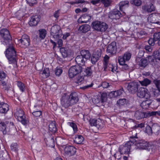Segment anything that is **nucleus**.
I'll list each match as a JSON object with an SVG mask.
<instances>
[{"label": "nucleus", "mask_w": 160, "mask_h": 160, "mask_svg": "<svg viewBox=\"0 0 160 160\" xmlns=\"http://www.w3.org/2000/svg\"><path fill=\"white\" fill-rule=\"evenodd\" d=\"M107 99V94L106 93H102L101 95L99 102L104 103L106 101Z\"/></svg>", "instance_id": "49"}, {"label": "nucleus", "mask_w": 160, "mask_h": 160, "mask_svg": "<svg viewBox=\"0 0 160 160\" xmlns=\"http://www.w3.org/2000/svg\"><path fill=\"white\" fill-rule=\"evenodd\" d=\"M130 140L127 142H129L130 146H131L133 144H135L136 145V143L137 142L138 140H136L135 139H138V137L137 136H132L130 137Z\"/></svg>", "instance_id": "39"}, {"label": "nucleus", "mask_w": 160, "mask_h": 160, "mask_svg": "<svg viewBox=\"0 0 160 160\" xmlns=\"http://www.w3.org/2000/svg\"><path fill=\"white\" fill-rule=\"evenodd\" d=\"M91 28V27L88 24H83L80 26L79 30L83 33H86L89 31Z\"/></svg>", "instance_id": "32"}, {"label": "nucleus", "mask_w": 160, "mask_h": 160, "mask_svg": "<svg viewBox=\"0 0 160 160\" xmlns=\"http://www.w3.org/2000/svg\"><path fill=\"white\" fill-rule=\"evenodd\" d=\"M41 17L39 15H36L32 16L29 22V24L31 26L37 25L40 20Z\"/></svg>", "instance_id": "17"}, {"label": "nucleus", "mask_w": 160, "mask_h": 160, "mask_svg": "<svg viewBox=\"0 0 160 160\" xmlns=\"http://www.w3.org/2000/svg\"><path fill=\"white\" fill-rule=\"evenodd\" d=\"M151 92L152 95L155 97H157L160 95L158 90L156 89H152Z\"/></svg>", "instance_id": "53"}, {"label": "nucleus", "mask_w": 160, "mask_h": 160, "mask_svg": "<svg viewBox=\"0 0 160 160\" xmlns=\"http://www.w3.org/2000/svg\"><path fill=\"white\" fill-rule=\"evenodd\" d=\"M75 62L78 65H84L87 60L84 58L81 55H78L75 58Z\"/></svg>", "instance_id": "28"}, {"label": "nucleus", "mask_w": 160, "mask_h": 160, "mask_svg": "<svg viewBox=\"0 0 160 160\" xmlns=\"http://www.w3.org/2000/svg\"><path fill=\"white\" fill-rule=\"evenodd\" d=\"M153 83L156 85V87L158 88L160 87V80L155 79L153 81Z\"/></svg>", "instance_id": "64"}, {"label": "nucleus", "mask_w": 160, "mask_h": 160, "mask_svg": "<svg viewBox=\"0 0 160 160\" xmlns=\"http://www.w3.org/2000/svg\"><path fill=\"white\" fill-rule=\"evenodd\" d=\"M40 74L43 75L44 78H46L50 75V71L48 68H45L43 71L40 72Z\"/></svg>", "instance_id": "38"}, {"label": "nucleus", "mask_w": 160, "mask_h": 160, "mask_svg": "<svg viewBox=\"0 0 160 160\" xmlns=\"http://www.w3.org/2000/svg\"><path fill=\"white\" fill-rule=\"evenodd\" d=\"M101 55V52L100 50L96 51L93 53L91 58V62L93 64H95L99 59Z\"/></svg>", "instance_id": "18"}, {"label": "nucleus", "mask_w": 160, "mask_h": 160, "mask_svg": "<svg viewBox=\"0 0 160 160\" xmlns=\"http://www.w3.org/2000/svg\"><path fill=\"white\" fill-rule=\"evenodd\" d=\"M131 146L129 142H127L124 145L120 146L119 151L121 154H128L129 153Z\"/></svg>", "instance_id": "12"}, {"label": "nucleus", "mask_w": 160, "mask_h": 160, "mask_svg": "<svg viewBox=\"0 0 160 160\" xmlns=\"http://www.w3.org/2000/svg\"><path fill=\"white\" fill-rule=\"evenodd\" d=\"M138 64L141 69H144L148 64V61L146 59L139 58Z\"/></svg>", "instance_id": "22"}, {"label": "nucleus", "mask_w": 160, "mask_h": 160, "mask_svg": "<svg viewBox=\"0 0 160 160\" xmlns=\"http://www.w3.org/2000/svg\"><path fill=\"white\" fill-rule=\"evenodd\" d=\"M109 59V57L108 55H106L104 58V62H103V64L105 66L104 67V70H105L106 68H107L106 63L108 62V61Z\"/></svg>", "instance_id": "56"}, {"label": "nucleus", "mask_w": 160, "mask_h": 160, "mask_svg": "<svg viewBox=\"0 0 160 160\" xmlns=\"http://www.w3.org/2000/svg\"><path fill=\"white\" fill-rule=\"evenodd\" d=\"M142 8L144 10L148 12H150L155 10L154 6L152 3L142 6Z\"/></svg>", "instance_id": "27"}, {"label": "nucleus", "mask_w": 160, "mask_h": 160, "mask_svg": "<svg viewBox=\"0 0 160 160\" xmlns=\"http://www.w3.org/2000/svg\"><path fill=\"white\" fill-rule=\"evenodd\" d=\"M122 16L121 12L117 9H114L111 10L108 14L109 18L111 19L114 22H116Z\"/></svg>", "instance_id": "6"}, {"label": "nucleus", "mask_w": 160, "mask_h": 160, "mask_svg": "<svg viewBox=\"0 0 160 160\" xmlns=\"http://www.w3.org/2000/svg\"><path fill=\"white\" fill-rule=\"evenodd\" d=\"M137 96L140 98H145L146 99L150 98L151 94L148 91L143 88H141L138 91Z\"/></svg>", "instance_id": "10"}, {"label": "nucleus", "mask_w": 160, "mask_h": 160, "mask_svg": "<svg viewBox=\"0 0 160 160\" xmlns=\"http://www.w3.org/2000/svg\"><path fill=\"white\" fill-rule=\"evenodd\" d=\"M91 26L95 31L101 32H105L108 28V25L106 23L98 20L93 22Z\"/></svg>", "instance_id": "4"}, {"label": "nucleus", "mask_w": 160, "mask_h": 160, "mask_svg": "<svg viewBox=\"0 0 160 160\" xmlns=\"http://www.w3.org/2000/svg\"><path fill=\"white\" fill-rule=\"evenodd\" d=\"M9 105L7 103L2 102L0 103V112L6 113L9 110Z\"/></svg>", "instance_id": "23"}, {"label": "nucleus", "mask_w": 160, "mask_h": 160, "mask_svg": "<svg viewBox=\"0 0 160 160\" xmlns=\"http://www.w3.org/2000/svg\"><path fill=\"white\" fill-rule=\"evenodd\" d=\"M17 144L16 143H12L11 145V149L12 151L17 152L18 150Z\"/></svg>", "instance_id": "54"}, {"label": "nucleus", "mask_w": 160, "mask_h": 160, "mask_svg": "<svg viewBox=\"0 0 160 160\" xmlns=\"http://www.w3.org/2000/svg\"><path fill=\"white\" fill-rule=\"evenodd\" d=\"M152 133L158 135L160 132V127L157 124H153L152 126Z\"/></svg>", "instance_id": "31"}, {"label": "nucleus", "mask_w": 160, "mask_h": 160, "mask_svg": "<svg viewBox=\"0 0 160 160\" xmlns=\"http://www.w3.org/2000/svg\"><path fill=\"white\" fill-rule=\"evenodd\" d=\"M18 120L24 125H27L29 122L26 119V116L25 115L20 118H18Z\"/></svg>", "instance_id": "45"}, {"label": "nucleus", "mask_w": 160, "mask_h": 160, "mask_svg": "<svg viewBox=\"0 0 160 160\" xmlns=\"http://www.w3.org/2000/svg\"><path fill=\"white\" fill-rule=\"evenodd\" d=\"M153 38L155 40H157L160 38V32H158L154 33Z\"/></svg>", "instance_id": "63"}, {"label": "nucleus", "mask_w": 160, "mask_h": 160, "mask_svg": "<svg viewBox=\"0 0 160 160\" xmlns=\"http://www.w3.org/2000/svg\"><path fill=\"white\" fill-rule=\"evenodd\" d=\"M70 126L72 128L74 132L78 130V128L76 124L73 122H69Z\"/></svg>", "instance_id": "60"}, {"label": "nucleus", "mask_w": 160, "mask_h": 160, "mask_svg": "<svg viewBox=\"0 0 160 160\" xmlns=\"http://www.w3.org/2000/svg\"><path fill=\"white\" fill-rule=\"evenodd\" d=\"M131 54L129 52H125L123 56L118 57V59L119 64H124L126 61H128L130 59Z\"/></svg>", "instance_id": "14"}, {"label": "nucleus", "mask_w": 160, "mask_h": 160, "mask_svg": "<svg viewBox=\"0 0 160 160\" xmlns=\"http://www.w3.org/2000/svg\"><path fill=\"white\" fill-rule=\"evenodd\" d=\"M8 48L4 52L5 56L8 60L9 64L15 63L16 62V51L13 46L12 43L10 45H6Z\"/></svg>", "instance_id": "2"}, {"label": "nucleus", "mask_w": 160, "mask_h": 160, "mask_svg": "<svg viewBox=\"0 0 160 160\" xmlns=\"http://www.w3.org/2000/svg\"><path fill=\"white\" fill-rule=\"evenodd\" d=\"M149 19L151 22L157 24L160 23V14L154 13H152L150 16Z\"/></svg>", "instance_id": "19"}, {"label": "nucleus", "mask_w": 160, "mask_h": 160, "mask_svg": "<svg viewBox=\"0 0 160 160\" xmlns=\"http://www.w3.org/2000/svg\"><path fill=\"white\" fill-rule=\"evenodd\" d=\"M146 132L148 135L152 134V127L147 126L146 128Z\"/></svg>", "instance_id": "59"}, {"label": "nucleus", "mask_w": 160, "mask_h": 160, "mask_svg": "<svg viewBox=\"0 0 160 160\" xmlns=\"http://www.w3.org/2000/svg\"><path fill=\"white\" fill-rule=\"evenodd\" d=\"M112 2V0H101V2L104 5L105 8H107L111 6Z\"/></svg>", "instance_id": "48"}, {"label": "nucleus", "mask_w": 160, "mask_h": 160, "mask_svg": "<svg viewBox=\"0 0 160 160\" xmlns=\"http://www.w3.org/2000/svg\"><path fill=\"white\" fill-rule=\"evenodd\" d=\"M15 115L17 117L18 119V118H20L24 115V112L22 109H19L16 112Z\"/></svg>", "instance_id": "50"}, {"label": "nucleus", "mask_w": 160, "mask_h": 160, "mask_svg": "<svg viewBox=\"0 0 160 160\" xmlns=\"http://www.w3.org/2000/svg\"><path fill=\"white\" fill-rule=\"evenodd\" d=\"M90 123L91 126H95L98 128H101L102 127V124L101 123L100 124L99 121L96 119H93L90 120Z\"/></svg>", "instance_id": "30"}, {"label": "nucleus", "mask_w": 160, "mask_h": 160, "mask_svg": "<svg viewBox=\"0 0 160 160\" xmlns=\"http://www.w3.org/2000/svg\"><path fill=\"white\" fill-rule=\"evenodd\" d=\"M129 5V2L128 1L120 2L118 4L119 9L121 11L123 12V13H124V12H123V10L126 8L128 7Z\"/></svg>", "instance_id": "24"}, {"label": "nucleus", "mask_w": 160, "mask_h": 160, "mask_svg": "<svg viewBox=\"0 0 160 160\" xmlns=\"http://www.w3.org/2000/svg\"><path fill=\"white\" fill-rule=\"evenodd\" d=\"M151 82V80L149 79L146 78L141 81H140V83L142 86H147L150 84Z\"/></svg>", "instance_id": "43"}, {"label": "nucleus", "mask_w": 160, "mask_h": 160, "mask_svg": "<svg viewBox=\"0 0 160 160\" xmlns=\"http://www.w3.org/2000/svg\"><path fill=\"white\" fill-rule=\"evenodd\" d=\"M138 84L136 82H131L128 83L127 89L131 93H134L138 89Z\"/></svg>", "instance_id": "15"}, {"label": "nucleus", "mask_w": 160, "mask_h": 160, "mask_svg": "<svg viewBox=\"0 0 160 160\" xmlns=\"http://www.w3.org/2000/svg\"><path fill=\"white\" fill-rule=\"evenodd\" d=\"M131 4L137 6H141L142 3L141 0H131L130 1Z\"/></svg>", "instance_id": "52"}, {"label": "nucleus", "mask_w": 160, "mask_h": 160, "mask_svg": "<svg viewBox=\"0 0 160 160\" xmlns=\"http://www.w3.org/2000/svg\"><path fill=\"white\" fill-rule=\"evenodd\" d=\"M62 70L60 67H57L55 71L56 75L58 76H59L62 74Z\"/></svg>", "instance_id": "55"}, {"label": "nucleus", "mask_w": 160, "mask_h": 160, "mask_svg": "<svg viewBox=\"0 0 160 160\" xmlns=\"http://www.w3.org/2000/svg\"><path fill=\"white\" fill-rule=\"evenodd\" d=\"M84 138L82 135H76L74 142L76 144H81L84 141Z\"/></svg>", "instance_id": "33"}, {"label": "nucleus", "mask_w": 160, "mask_h": 160, "mask_svg": "<svg viewBox=\"0 0 160 160\" xmlns=\"http://www.w3.org/2000/svg\"><path fill=\"white\" fill-rule=\"evenodd\" d=\"M50 33L51 36H52L53 38L56 39L61 37L62 34L60 27L56 25L52 27Z\"/></svg>", "instance_id": "7"}, {"label": "nucleus", "mask_w": 160, "mask_h": 160, "mask_svg": "<svg viewBox=\"0 0 160 160\" xmlns=\"http://www.w3.org/2000/svg\"><path fill=\"white\" fill-rule=\"evenodd\" d=\"M0 84L3 89L7 91L10 90L11 86L10 84L6 82L5 81H1Z\"/></svg>", "instance_id": "35"}, {"label": "nucleus", "mask_w": 160, "mask_h": 160, "mask_svg": "<svg viewBox=\"0 0 160 160\" xmlns=\"http://www.w3.org/2000/svg\"><path fill=\"white\" fill-rule=\"evenodd\" d=\"M81 66L77 65L71 67L68 71V75L70 78H73L75 76L80 74L83 72Z\"/></svg>", "instance_id": "5"}, {"label": "nucleus", "mask_w": 160, "mask_h": 160, "mask_svg": "<svg viewBox=\"0 0 160 160\" xmlns=\"http://www.w3.org/2000/svg\"><path fill=\"white\" fill-rule=\"evenodd\" d=\"M149 143L144 140H139L136 143V146L139 149H148L149 147Z\"/></svg>", "instance_id": "11"}, {"label": "nucleus", "mask_w": 160, "mask_h": 160, "mask_svg": "<svg viewBox=\"0 0 160 160\" xmlns=\"http://www.w3.org/2000/svg\"><path fill=\"white\" fill-rule=\"evenodd\" d=\"M74 78V81L75 82L77 83H79L83 81L84 80V77L82 75H81L80 74L75 76L73 77Z\"/></svg>", "instance_id": "34"}, {"label": "nucleus", "mask_w": 160, "mask_h": 160, "mask_svg": "<svg viewBox=\"0 0 160 160\" xmlns=\"http://www.w3.org/2000/svg\"><path fill=\"white\" fill-rule=\"evenodd\" d=\"M81 55L86 60L89 59L91 56V54L89 51L88 50H82L80 52Z\"/></svg>", "instance_id": "29"}, {"label": "nucleus", "mask_w": 160, "mask_h": 160, "mask_svg": "<svg viewBox=\"0 0 160 160\" xmlns=\"http://www.w3.org/2000/svg\"><path fill=\"white\" fill-rule=\"evenodd\" d=\"M147 34L145 31L142 29H140L137 32V36L139 38H142L144 36H146Z\"/></svg>", "instance_id": "36"}, {"label": "nucleus", "mask_w": 160, "mask_h": 160, "mask_svg": "<svg viewBox=\"0 0 160 160\" xmlns=\"http://www.w3.org/2000/svg\"><path fill=\"white\" fill-rule=\"evenodd\" d=\"M64 155L67 157H71L74 155L76 152V148L71 146H67L64 148Z\"/></svg>", "instance_id": "9"}, {"label": "nucleus", "mask_w": 160, "mask_h": 160, "mask_svg": "<svg viewBox=\"0 0 160 160\" xmlns=\"http://www.w3.org/2000/svg\"><path fill=\"white\" fill-rule=\"evenodd\" d=\"M0 35L2 38L1 42L4 45H10L12 43V38L9 31L6 28L0 30Z\"/></svg>", "instance_id": "3"}, {"label": "nucleus", "mask_w": 160, "mask_h": 160, "mask_svg": "<svg viewBox=\"0 0 160 160\" xmlns=\"http://www.w3.org/2000/svg\"><path fill=\"white\" fill-rule=\"evenodd\" d=\"M13 127V122H9L8 121H2L0 123V131L2 132L4 134H6L7 133L6 130L7 125L9 123Z\"/></svg>", "instance_id": "16"}, {"label": "nucleus", "mask_w": 160, "mask_h": 160, "mask_svg": "<svg viewBox=\"0 0 160 160\" xmlns=\"http://www.w3.org/2000/svg\"><path fill=\"white\" fill-rule=\"evenodd\" d=\"M93 84H94L92 82L89 85H87L85 86H83L82 87H80V89L83 90H88V89H89V88H91L93 86Z\"/></svg>", "instance_id": "57"}, {"label": "nucleus", "mask_w": 160, "mask_h": 160, "mask_svg": "<svg viewBox=\"0 0 160 160\" xmlns=\"http://www.w3.org/2000/svg\"><path fill=\"white\" fill-rule=\"evenodd\" d=\"M117 69V67L115 64L110 63L108 66V70L111 71L112 72H114L116 71Z\"/></svg>", "instance_id": "46"}, {"label": "nucleus", "mask_w": 160, "mask_h": 160, "mask_svg": "<svg viewBox=\"0 0 160 160\" xmlns=\"http://www.w3.org/2000/svg\"><path fill=\"white\" fill-rule=\"evenodd\" d=\"M84 73H83L84 74V76H91L92 74V72L90 68L88 67L85 68L84 69Z\"/></svg>", "instance_id": "40"}, {"label": "nucleus", "mask_w": 160, "mask_h": 160, "mask_svg": "<svg viewBox=\"0 0 160 160\" xmlns=\"http://www.w3.org/2000/svg\"><path fill=\"white\" fill-rule=\"evenodd\" d=\"M30 6H32L36 4L37 3V0H26Z\"/></svg>", "instance_id": "58"}, {"label": "nucleus", "mask_w": 160, "mask_h": 160, "mask_svg": "<svg viewBox=\"0 0 160 160\" xmlns=\"http://www.w3.org/2000/svg\"><path fill=\"white\" fill-rule=\"evenodd\" d=\"M19 44H21L20 46L22 48H28L30 45V40L29 36L27 35H24L19 41Z\"/></svg>", "instance_id": "8"}, {"label": "nucleus", "mask_w": 160, "mask_h": 160, "mask_svg": "<svg viewBox=\"0 0 160 160\" xmlns=\"http://www.w3.org/2000/svg\"><path fill=\"white\" fill-rule=\"evenodd\" d=\"M39 32V37L42 39H44L47 34L46 30L44 29H41L38 30Z\"/></svg>", "instance_id": "37"}, {"label": "nucleus", "mask_w": 160, "mask_h": 160, "mask_svg": "<svg viewBox=\"0 0 160 160\" xmlns=\"http://www.w3.org/2000/svg\"><path fill=\"white\" fill-rule=\"evenodd\" d=\"M117 46L116 42H112L109 44L107 47V52L111 55H114L117 52Z\"/></svg>", "instance_id": "13"}, {"label": "nucleus", "mask_w": 160, "mask_h": 160, "mask_svg": "<svg viewBox=\"0 0 160 160\" xmlns=\"http://www.w3.org/2000/svg\"><path fill=\"white\" fill-rule=\"evenodd\" d=\"M78 93L75 92L71 93L69 95L64 93L61 98V104L65 108L76 104L78 101Z\"/></svg>", "instance_id": "1"}, {"label": "nucleus", "mask_w": 160, "mask_h": 160, "mask_svg": "<svg viewBox=\"0 0 160 160\" xmlns=\"http://www.w3.org/2000/svg\"><path fill=\"white\" fill-rule=\"evenodd\" d=\"M47 144L50 147H54L55 146V142L53 138H48L47 142Z\"/></svg>", "instance_id": "42"}, {"label": "nucleus", "mask_w": 160, "mask_h": 160, "mask_svg": "<svg viewBox=\"0 0 160 160\" xmlns=\"http://www.w3.org/2000/svg\"><path fill=\"white\" fill-rule=\"evenodd\" d=\"M60 51L64 58H65L68 57V54L67 48H66L64 47L60 48Z\"/></svg>", "instance_id": "41"}, {"label": "nucleus", "mask_w": 160, "mask_h": 160, "mask_svg": "<svg viewBox=\"0 0 160 160\" xmlns=\"http://www.w3.org/2000/svg\"><path fill=\"white\" fill-rule=\"evenodd\" d=\"M128 100L125 98L120 99L118 100L117 102V104L120 106L125 105L127 104Z\"/></svg>", "instance_id": "51"}, {"label": "nucleus", "mask_w": 160, "mask_h": 160, "mask_svg": "<svg viewBox=\"0 0 160 160\" xmlns=\"http://www.w3.org/2000/svg\"><path fill=\"white\" fill-rule=\"evenodd\" d=\"M145 124L143 123L139 124H137L135 126H134L133 128L136 129L137 128H142L144 127Z\"/></svg>", "instance_id": "62"}, {"label": "nucleus", "mask_w": 160, "mask_h": 160, "mask_svg": "<svg viewBox=\"0 0 160 160\" xmlns=\"http://www.w3.org/2000/svg\"><path fill=\"white\" fill-rule=\"evenodd\" d=\"M124 93V91L123 88H122L117 91L112 92L110 94L112 95L113 98H117L122 95Z\"/></svg>", "instance_id": "25"}, {"label": "nucleus", "mask_w": 160, "mask_h": 160, "mask_svg": "<svg viewBox=\"0 0 160 160\" xmlns=\"http://www.w3.org/2000/svg\"><path fill=\"white\" fill-rule=\"evenodd\" d=\"M48 130L49 132L54 134L57 131V129L56 128L55 122L52 121L48 125Z\"/></svg>", "instance_id": "26"}, {"label": "nucleus", "mask_w": 160, "mask_h": 160, "mask_svg": "<svg viewBox=\"0 0 160 160\" xmlns=\"http://www.w3.org/2000/svg\"><path fill=\"white\" fill-rule=\"evenodd\" d=\"M140 106L144 109H147L149 107L148 105L147 104V103L145 100L142 102L140 104Z\"/></svg>", "instance_id": "61"}, {"label": "nucleus", "mask_w": 160, "mask_h": 160, "mask_svg": "<svg viewBox=\"0 0 160 160\" xmlns=\"http://www.w3.org/2000/svg\"><path fill=\"white\" fill-rule=\"evenodd\" d=\"M91 17L86 14L81 16L78 20V22L79 23H86L91 20Z\"/></svg>", "instance_id": "21"}, {"label": "nucleus", "mask_w": 160, "mask_h": 160, "mask_svg": "<svg viewBox=\"0 0 160 160\" xmlns=\"http://www.w3.org/2000/svg\"><path fill=\"white\" fill-rule=\"evenodd\" d=\"M143 112L137 111L135 113L134 116L137 119L139 120L143 118Z\"/></svg>", "instance_id": "44"}, {"label": "nucleus", "mask_w": 160, "mask_h": 160, "mask_svg": "<svg viewBox=\"0 0 160 160\" xmlns=\"http://www.w3.org/2000/svg\"><path fill=\"white\" fill-rule=\"evenodd\" d=\"M41 106L38 105H35L32 109V112L31 110V112L32 113L33 115L35 117H40L42 115V112L40 110L36 109L37 107L40 108Z\"/></svg>", "instance_id": "20"}, {"label": "nucleus", "mask_w": 160, "mask_h": 160, "mask_svg": "<svg viewBox=\"0 0 160 160\" xmlns=\"http://www.w3.org/2000/svg\"><path fill=\"white\" fill-rule=\"evenodd\" d=\"M17 85L20 90L22 92H24L25 90V87L24 84L21 82L18 81Z\"/></svg>", "instance_id": "47"}]
</instances>
